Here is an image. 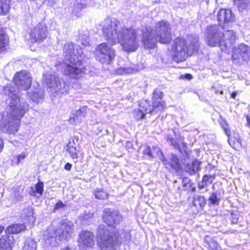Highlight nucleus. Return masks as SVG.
<instances>
[{
    "instance_id": "bb28decb",
    "label": "nucleus",
    "mask_w": 250,
    "mask_h": 250,
    "mask_svg": "<svg viewBox=\"0 0 250 250\" xmlns=\"http://www.w3.org/2000/svg\"><path fill=\"white\" fill-rule=\"evenodd\" d=\"M36 247L37 244L36 242L31 238H27L24 242L22 250H36Z\"/></svg>"
},
{
    "instance_id": "9d476101",
    "label": "nucleus",
    "mask_w": 250,
    "mask_h": 250,
    "mask_svg": "<svg viewBox=\"0 0 250 250\" xmlns=\"http://www.w3.org/2000/svg\"><path fill=\"white\" fill-rule=\"evenodd\" d=\"M232 62L236 64H241L250 59V47L241 43L233 49Z\"/></svg>"
},
{
    "instance_id": "e433bc0d",
    "label": "nucleus",
    "mask_w": 250,
    "mask_h": 250,
    "mask_svg": "<svg viewBox=\"0 0 250 250\" xmlns=\"http://www.w3.org/2000/svg\"><path fill=\"white\" fill-rule=\"evenodd\" d=\"M209 201L212 204H218L219 199L215 193H212L209 198Z\"/></svg>"
},
{
    "instance_id": "f704fd0d",
    "label": "nucleus",
    "mask_w": 250,
    "mask_h": 250,
    "mask_svg": "<svg viewBox=\"0 0 250 250\" xmlns=\"http://www.w3.org/2000/svg\"><path fill=\"white\" fill-rule=\"evenodd\" d=\"M238 9L240 11H242L248 6V0H237Z\"/></svg>"
},
{
    "instance_id": "37998d69",
    "label": "nucleus",
    "mask_w": 250,
    "mask_h": 250,
    "mask_svg": "<svg viewBox=\"0 0 250 250\" xmlns=\"http://www.w3.org/2000/svg\"><path fill=\"white\" fill-rule=\"evenodd\" d=\"M65 206L64 204L61 201H58L55 205L54 209L62 208Z\"/></svg>"
},
{
    "instance_id": "2eb2a0df",
    "label": "nucleus",
    "mask_w": 250,
    "mask_h": 250,
    "mask_svg": "<svg viewBox=\"0 0 250 250\" xmlns=\"http://www.w3.org/2000/svg\"><path fill=\"white\" fill-rule=\"evenodd\" d=\"M34 214L33 208L31 207L23 209L21 213L22 221L24 224L32 226L36 220Z\"/></svg>"
},
{
    "instance_id": "58836bf2",
    "label": "nucleus",
    "mask_w": 250,
    "mask_h": 250,
    "mask_svg": "<svg viewBox=\"0 0 250 250\" xmlns=\"http://www.w3.org/2000/svg\"><path fill=\"white\" fill-rule=\"evenodd\" d=\"M80 40L83 46H87L89 45V39L86 35H84L83 37H82Z\"/></svg>"
},
{
    "instance_id": "de8ad7c7",
    "label": "nucleus",
    "mask_w": 250,
    "mask_h": 250,
    "mask_svg": "<svg viewBox=\"0 0 250 250\" xmlns=\"http://www.w3.org/2000/svg\"><path fill=\"white\" fill-rule=\"evenodd\" d=\"M71 167H72V165L68 163L66 164V165H65V167H64L65 169L66 170H68V171H70V169H71Z\"/></svg>"
},
{
    "instance_id": "393cba45",
    "label": "nucleus",
    "mask_w": 250,
    "mask_h": 250,
    "mask_svg": "<svg viewBox=\"0 0 250 250\" xmlns=\"http://www.w3.org/2000/svg\"><path fill=\"white\" fill-rule=\"evenodd\" d=\"M206 201L203 196L196 195L193 197L192 204L197 208H202L206 205Z\"/></svg>"
},
{
    "instance_id": "aec40b11",
    "label": "nucleus",
    "mask_w": 250,
    "mask_h": 250,
    "mask_svg": "<svg viewBox=\"0 0 250 250\" xmlns=\"http://www.w3.org/2000/svg\"><path fill=\"white\" fill-rule=\"evenodd\" d=\"M139 108V111L142 113H146V114L152 111L156 113L159 111L158 109H155L153 107V105L151 106L149 104V102L146 100H142L140 102Z\"/></svg>"
},
{
    "instance_id": "f257e3e1",
    "label": "nucleus",
    "mask_w": 250,
    "mask_h": 250,
    "mask_svg": "<svg viewBox=\"0 0 250 250\" xmlns=\"http://www.w3.org/2000/svg\"><path fill=\"white\" fill-rule=\"evenodd\" d=\"M103 35L111 44L120 43L126 52H134L138 48L141 42L145 47L153 48L157 41L168 43L171 40L170 25L166 21L158 22L155 30L145 32L132 27L121 26L117 20L107 18L102 22Z\"/></svg>"
},
{
    "instance_id": "dca6fc26",
    "label": "nucleus",
    "mask_w": 250,
    "mask_h": 250,
    "mask_svg": "<svg viewBox=\"0 0 250 250\" xmlns=\"http://www.w3.org/2000/svg\"><path fill=\"white\" fill-rule=\"evenodd\" d=\"M163 93L160 89L156 88L153 93V104L155 109L161 111L164 109L165 106V102L162 100Z\"/></svg>"
},
{
    "instance_id": "39448f33",
    "label": "nucleus",
    "mask_w": 250,
    "mask_h": 250,
    "mask_svg": "<svg viewBox=\"0 0 250 250\" xmlns=\"http://www.w3.org/2000/svg\"><path fill=\"white\" fill-rule=\"evenodd\" d=\"M199 47V38L188 36L186 39L178 38L173 41L171 53L173 60L176 62L184 61L188 55L196 52Z\"/></svg>"
},
{
    "instance_id": "7c9ffc66",
    "label": "nucleus",
    "mask_w": 250,
    "mask_h": 250,
    "mask_svg": "<svg viewBox=\"0 0 250 250\" xmlns=\"http://www.w3.org/2000/svg\"><path fill=\"white\" fill-rule=\"evenodd\" d=\"M8 43V38L3 31L0 29V52L5 49V46Z\"/></svg>"
},
{
    "instance_id": "72a5a7b5",
    "label": "nucleus",
    "mask_w": 250,
    "mask_h": 250,
    "mask_svg": "<svg viewBox=\"0 0 250 250\" xmlns=\"http://www.w3.org/2000/svg\"><path fill=\"white\" fill-rule=\"evenodd\" d=\"M29 96L32 101L36 103L39 102L42 98V95L39 94L37 90L34 92L31 95H29Z\"/></svg>"
},
{
    "instance_id": "ddd939ff",
    "label": "nucleus",
    "mask_w": 250,
    "mask_h": 250,
    "mask_svg": "<svg viewBox=\"0 0 250 250\" xmlns=\"http://www.w3.org/2000/svg\"><path fill=\"white\" fill-rule=\"evenodd\" d=\"M47 34L46 25L43 22L39 23L31 30L30 40L32 42H42L47 37Z\"/></svg>"
},
{
    "instance_id": "a18cd8bd",
    "label": "nucleus",
    "mask_w": 250,
    "mask_h": 250,
    "mask_svg": "<svg viewBox=\"0 0 250 250\" xmlns=\"http://www.w3.org/2000/svg\"><path fill=\"white\" fill-rule=\"evenodd\" d=\"M168 140L170 141L171 145L172 146H173L175 148H178L179 145L174 139H172V138H168Z\"/></svg>"
},
{
    "instance_id": "c9c22d12",
    "label": "nucleus",
    "mask_w": 250,
    "mask_h": 250,
    "mask_svg": "<svg viewBox=\"0 0 250 250\" xmlns=\"http://www.w3.org/2000/svg\"><path fill=\"white\" fill-rule=\"evenodd\" d=\"M133 71V69L130 67H122L118 69L117 72L120 75H124L132 73Z\"/></svg>"
},
{
    "instance_id": "f8f14e48",
    "label": "nucleus",
    "mask_w": 250,
    "mask_h": 250,
    "mask_svg": "<svg viewBox=\"0 0 250 250\" xmlns=\"http://www.w3.org/2000/svg\"><path fill=\"white\" fill-rule=\"evenodd\" d=\"M13 82L19 90H26L31 85L32 78L27 71L24 70L15 74Z\"/></svg>"
},
{
    "instance_id": "c85d7f7f",
    "label": "nucleus",
    "mask_w": 250,
    "mask_h": 250,
    "mask_svg": "<svg viewBox=\"0 0 250 250\" xmlns=\"http://www.w3.org/2000/svg\"><path fill=\"white\" fill-rule=\"evenodd\" d=\"M182 185L184 190L188 191H193L195 187L190 179L188 177H185L182 180Z\"/></svg>"
},
{
    "instance_id": "6e6d98bb",
    "label": "nucleus",
    "mask_w": 250,
    "mask_h": 250,
    "mask_svg": "<svg viewBox=\"0 0 250 250\" xmlns=\"http://www.w3.org/2000/svg\"><path fill=\"white\" fill-rule=\"evenodd\" d=\"M63 250H70V249H69L68 248H66L64 249H63Z\"/></svg>"
},
{
    "instance_id": "ea45409f",
    "label": "nucleus",
    "mask_w": 250,
    "mask_h": 250,
    "mask_svg": "<svg viewBox=\"0 0 250 250\" xmlns=\"http://www.w3.org/2000/svg\"><path fill=\"white\" fill-rule=\"evenodd\" d=\"M87 108L85 106H83L81 107L79 110L76 111V116L80 115H83V113H84L86 112Z\"/></svg>"
},
{
    "instance_id": "c756f323",
    "label": "nucleus",
    "mask_w": 250,
    "mask_h": 250,
    "mask_svg": "<svg viewBox=\"0 0 250 250\" xmlns=\"http://www.w3.org/2000/svg\"><path fill=\"white\" fill-rule=\"evenodd\" d=\"M8 43V38L3 31L0 29V52L5 49V46Z\"/></svg>"
},
{
    "instance_id": "5701e85b",
    "label": "nucleus",
    "mask_w": 250,
    "mask_h": 250,
    "mask_svg": "<svg viewBox=\"0 0 250 250\" xmlns=\"http://www.w3.org/2000/svg\"><path fill=\"white\" fill-rule=\"evenodd\" d=\"M26 229V227L23 224H16L8 227L5 232L8 234H17Z\"/></svg>"
},
{
    "instance_id": "cd10ccee",
    "label": "nucleus",
    "mask_w": 250,
    "mask_h": 250,
    "mask_svg": "<svg viewBox=\"0 0 250 250\" xmlns=\"http://www.w3.org/2000/svg\"><path fill=\"white\" fill-rule=\"evenodd\" d=\"M221 125L225 132L226 134L228 136V142L230 146H231L233 148H235V143H231V139L230 137H229L231 132L230 130L229 129V126L228 124L226 123V122L224 120L221 123Z\"/></svg>"
},
{
    "instance_id": "a211bd4d",
    "label": "nucleus",
    "mask_w": 250,
    "mask_h": 250,
    "mask_svg": "<svg viewBox=\"0 0 250 250\" xmlns=\"http://www.w3.org/2000/svg\"><path fill=\"white\" fill-rule=\"evenodd\" d=\"M163 162L164 165L167 168H172L174 169L178 170L181 168V164L179 163L178 157L174 154H172L170 158V162H168L165 157L162 156L160 158Z\"/></svg>"
},
{
    "instance_id": "4468645a",
    "label": "nucleus",
    "mask_w": 250,
    "mask_h": 250,
    "mask_svg": "<svg viewBox=\"0 0 250 250\" xmlns=\"http://www.w3.org/2000/svg\"><path fill=\"white\" fill-rule=\"evenodd\" d=\"M64 53L65 54L66 61H70L71 58L76 59L79 56L77 51L80 52V50H83L81 48L78 47L74 44L71 42H67L64 45Z\"/></svg>"
},
{
    "instance_id": "4d7b16f0",
    "label": "nucleus",
    "mask_w": 250,
    "mask_h": 250,
    "mask_svg": "<svg viewBox=\"0 0 250 250\" xmlns=\"http://www.w3.org/2000/svg\"><path fill=\"white\" fill-rule=\"evenodd\" d=\"M236 222H237V221H235V220H233L232 221V223H236Z\"/></svg>"
},
{
    "instance_id": "2f4dec72",
    "label": "nucleus",
    "mask_w": 250,
    "mask_h": 250,
    "mask_svg": "<svg viewBox=\"0 0 250 250\" xmlns=\"http://www.w3.org/2000/svg\"><path fill=\"white\" fill-rule=\"evenodd\" d=\"M71 147L79 148L78 138L74 136L70 138L69 142L67 143V147Z\"/></svg>"
},
{
    "instance_id": "6ab92c4d",
    "label": "nucleus",
    "mask_w": 250,
    "mask_h": 250,
    "mask_svg": "<svg viewBox=\"0 0 250 250\" xmlns=\"http://www.w3.org/2000/svg\"><path fill=\"white\" fill-rule=\"evenodd\" d=\"M13 244V236L3 235L0 239V250H12Z\"/></svg>"
},
{
    "instance_id": "a19ab883",
    "label": "nucleus",
    "mask_w": 250,
    "mask_h": 250,
    "mask_svg": "<svg viewBox=\"0 0 250 250\" xmlns=\"http://www.w3.org/2000/svg\"><path fill=\"white\" fill-rule=\"evenodd\" d=\"M209 247L212 250H218L219 248L218 244L214 241H211L209 243Z\"/></svg>"
},
{
    "instance_id": "20e7f679",
    "label": "nucleus",
    "mask_w": 250,
    "mask_h": 250,
    "mask_svg": "<svg viewBox=\"0 0 250 250\" xmlns=\"http://www.w3.org/2000/svg\"><path fill=\"white\" fill-rule=\"evenodd\" d=\"M223 30V28L219 26L208 27L205 33V41L208 46H218L222 51H227L232 47L236 39L235 34L232 30Z\"/></svg>"
},
{
    "instance_id": "412c9836",
    "label": "nucleus",
    "mask_w": 250,
    "mask_h": 250,
    "mask_svg": "<svg viewBox=\"0 0 250 250\" xmlns=\"http://www.w3.org/2000/svg\"><path fill=\"white\" fill-rule=\"evenodd\" d=\"M143 154L147 155L149 158L154 157L155 154L160 157V158L162 156V152L158 147H153L152 149H150L149 146H145L143 149Z\"/></svg>"
},
{
    "instance_id": "603ef678",
    "label": "nucleus",
    "mask_w": 250,
    "mask_h": 250,
    "mask_svg": "<svg viewBox=\"0 0 250 250\" xmlns=\"http://www.w3.org/2000/svg\"><path fill=\"white\" fill-rule=\"evenodd\" d=\"M185 77L187 79H188V80H190L192 78V76L190 74H186Z\"/></svg>"
},
{
    "instance_id": "79ce46f5",
    "label": "nucleus",
    "mask_w": 250,
    "mask_h": 250,
    "mask_svg": "<svg viewBox=\"0 0 250 250\" xmlns=\"http://www.w3.org/2000/svg\"><path fill=\"white\" fill-rule=\"evenodd\" d=\"M210 177L207 176L205 175L202 179V182L203 183H205L206 185H208V184H210L211 183V181H210Z\"/></svg>"
},
{
    "instance_id": "49530a36",
    "label": "nucleus",
    "mask_w": 250,
    "mask_h": 250,
    "mask_svg": "<svg viewBox=\"0 0 250 250\" xmlns=\"http://www.w3.org/2000/svg\"><path fill=\"white\" fill-rule=\"evenodd\" d=\"M25 156H26L24 154V153H22V154L19 155L17 157V158H18L17 163L19 164L21 160L24 159L25 158Z\"/></svg>"
},
{
    "instance_id": "1a4fd4ad",
    "label": "nucleus",
    "mask_w": 250,
    "mask_h": 250,
    "mask_svg": "<svg viewBox=\"0 0 250 250\" xmlns=\"http://www.w3.org/2000/svg\"><path fill=\"white\" fill-rule=\"evenodd\" d=\"M44 80L51 91H54L57 94H66L68 92L69 86L65 82L55 75L45 74Z\"/></svg>"
},
{
    "instance_id": "8fccbe9b",
    "label": "nucleus",
    "mask_w": 250,
    "mask_h": 250,
    "mask_svg": "<svg viewBox=\"0 0 250 250\" xmlns=\"http://www.w3.org/2000/svg\"><path fill=\"white\" fill-rule=\"evenodd\" d=\"M237 95V93L236 92H233L231 94V97L232 99H234L236 98V97Z\"/></svg>"
},
{
    "instance_id": "bf43d9fd",
    "label": "nucleus",
    "mask_w": 250,
    "mask_h": 250,
    "mask_svg": "<svg viewBox=\"0 0 250 250\" xmlns=\"http://www.w3.org/2000/svg\"><path fill=\"white\" fill-rule=\"evenodd\" d=\"M72 120V119H70V121L71 122Z\"/></svg>"
},
{
    "instance_id": "7ed1b4c3",
    "label": "nucleus",
    "mask_w": 250,
    "mask_h": 250,
    "mask_svg": "<svg viewBox=\"0 0 250 250\" xmlns=\"http://www.w3.org/2000/svg\"><path fill=\"white\" fill-rule=\"evenodd\" d=\"M102 219L108 226L101 224L97 229V245L102 250H114L119 238L116 226L122 220V216L117 210L106 208L103 210Z\"/></svg>"
},
{
    "instance_id": "423d86ee",
    "label": "nucleus",
    "mask_w": 250,
    "mask_h": 250,
    "mask_svg": "<svg viewBox=\"0 0 250 250\" xmlns=\"http://www.w3.org/2000/svg\"><path fill=\"white\" fill-rule=\"evenodd\" d=\"M77 52L79 56L77 57V60L71 58L70 61H68L70 64L62 63L59 62L55 65L57 69H61V71L64 75L74 80L81 79L84 74V66L82 63L83 58V51L80 50V52L77 51Z\"/></svg>"
},
{
    "instance_id": "f03ea898",
    "label": "nucleus",
    "mask_w": 250,
    "mask_h": 250,
    "mask_svg": "<svg viewBox=\"0 0 250 250\" xmlns=\"http://www.w3.org/2000/svg\"><path fill=\"white\" fill-rule=\"evenodd\" d=\"M3 91L8 98L4 111L0 113V128L4 133L14 134L18 132L21 119L28 110L29 105L20 100L19 92L11 84H7Z\"/></svg>"
},
{
    "instance_id": "9b49d317",
    "label": "nucleus",
    "mask_w": 250,
    "mask_h": 250,
    "mask_svg": "<svg viewBox=\"0 0 250 250\" xmlns=\"http://www.w3.org/2000/svg\"><path fill=\"white\" fill-rule=\"evenodd\" d=\"M95 244L94 233L90 230H83L79 235L78 246L80 250H88L92 249Z\"/></svg>"
},
{
    "instance_id": "09e8293b",
    "label": "nucleus",
    "mask_w": 250,
    "mask_h": 250,
    "mask_svg": "<svg viewBox=\"0 0 250 250\" xmlns=\"http://www.w3.org/2000/svg\"><path fill=\"white\" fill-rule=\"evenodd\" d=\"M207 185H206L205 183H203L202 181L199 185V188H200V189L204 188L205 187H207Z\"/></svg>"
},
{
    "instance_id": "f3484780",
    "label": "nucleus",
    "mask_w": 250,
    "mask_h": 250,
    "mask_svg": "<svg viewBox=\"0 0 250 250\" xmlns=\"http://www.w3.org/2000/svg\"><path fill=\"white\" fill-rule=\"evenodd\" d=\"M234 19V17L229 9H222L217 15V20L220 23H229L233 21Z\"/></svg>"
},
{
    "instance_id": "c03bdc74",
    "label": "nucleus",
    "mask_w": 250,
    "mask_h": 250,
    "mask_svg": "<svg viewBox=\"0 0 250 250\" xmlns=\"http://www.w3.org/2000/svg\"><path fill=\"white\" fill-rule=\"evenodd\" d=\"M146 114V113H142V112H141L139 110L138 112H137V115H136V118L137 120L142 119H143L145 115Z\"/></svg>"
},
{
    "instance_id": "5fc2aeb1",
    "label": "nucleus",
    "mask_w": 250,
    "mask_h": 250,
    "mask_svg": "<svg viewBox=\"0 0 250 250\" xmlns=\"http://www.w3.org/2000/svg\"><path fill=\"white\" fill-rule=\"evenodd\" d=\"M4 230V227L2 226H0V234L2 233L3 230Z\"/></svg>"
},
{
    "instance_id": "4c0bfd02",
    "label": "nucleus",
    "mask_w": 250,
    "mask_h": 250,
    "mask_svg": "<svg viewBox=\"0 0 250 250\" xmlns=\"http://www.w3.org/2000/svg\"><path fill=\"white\" fill-rule=\"evenodd\" d=\"M201 162L198 160H195L193 161L191 166L192 170L195 172L200 168Z\"/></svg>"
},
{
    "instance_id": "6e6552de",
    "label": "nucleus",
    "mask_w": 250,
    "mask_h": 250,
    "mask_svg": "<svg viewBox=\"0 0 250 250\" xmlns=\"http://www.w3.org/2000/svg\"><path fill=\"white\" fill-rule=\"evenodd\" d=\"M96 55L97 59L104 64H109L115 56L114 49L105 42L99 44L96 48Z\"/></svg>"
},
{
    "instance_id": "864d4df0",
    "label": "nucleus",
    "mask_w": 250,
    "mask_h": 250,
    "mask_svg": "<svg viewBox=\"0 0 250 250\" xmlns=\"http://www.w3.org/2000/svg\"><path fill=\"white\" fill-rule=\"evenodd\" d=\"M247 125L248 126L250 127V119L248 116L247 117Z\"/></svg>"
},
{
    "instance_id": "473e14b6",
    "label": "nucleus",
    "mask_w": 250,
    "mask_h": 250,
    "mask_svg": "<svg viewBox=\"0 0 250 250\" xmlns=\"http://www.w3.org/2000/svg\"><path fill=\"white\" fill-rule=\"evenodd\" d=\"M66 150L72 159H77L78 158V153L79 151V148L73 147H67Z\"/></svg>"
},
{
    "instance_id": "4be33fe9",
    "label": "nucleus",
    "mask_w": 250,
    "mask_h": 250,
    "mask_svg": "<svg viewBox=\"0 0 250 250\" xmlns=\"http://www.w3.org/2000/svg\"><path fill=\"white\" fill-rule=\"evenodd\" d=\"M43 191V184L42 182H39L34 187H31L29 191L30 195L37 198L41 197Z\"/></svg>"
},
{
    "instance_id": "b1692460",
    "label": "nucleus",
    "mask_w": 250,
    "mask_h": 250,
    "mask_svg": "<svg viewBox=\"0 0 250 250\" xmlns=\"http://www.w3.org/2000/svg\"><path fill=\"white\" fill-rule=\"evenodd\" d=\"M93 194L94 195L95 197L99 200H106L107 199L109 196L106 190L100 188H96L93 191Z\"/></svg>"
},
{
    "instance_id": "3c124183",
    "label": "nucleus",
    "mask_w": 250,
    "mask_h": 250,
    "mask_svg": "<svg viewBox=\"0 0 250 250\" xmlns=\"http://www.w3.org/2000/svg\"><path fill=\"white\" fill-rule=\"evenodd\" d=\"M48 2L49 3V5L50 6H53V4L55 3V1L54 0H47Z\"/></svg>"
},
{
    "instance_id": "13d9d810",
    "label": "nucleus",
    "mask_w": 250,
    "mask_h": 250,
    "mask_svg": "<svg viewBox=\"0 0 250 250\" xmlns=\"http://www.w3.org/2000/svg\"><path fill=\"white\" fill-rule=\"evenodd\" d=\"M174 134H175V137L177 138V136H176V134H175V133L174 132Z\"/></svg>"
},
{
    "instance_id": "a878e982",
    "label": "nucleus",
    "mask_w": 250,
    "mask_h": 250,
    "mask_svg": "<svg viewBox=\"0 0 250 250\" xmlns=\"http://www.w3.org/2000/svg\"><path fill=\"white\" fill-rule=\"evenodd\" d=\"M10 0H0V14L5 15L10 8Z\"/></svg>"
},
{
    "instance_id": "0eeeda50",
    "label": "nucleus",
    "mask_w": 250,
    "mask_h": 250,
    "mask_svg": "<svg viewBox=\"0 0 250 250\" xmlns=\"http://www.w3.org/2000/svg\"><path fill=\"white\" fill-rule=\"evenodd\" d=\"M73 229V225L71 222L62 221L59 229H55L53 227H50L47 229V234H44V239L48 241L50 245H53V241H56L57 239L60 241L66 240L71 237Z\"/></svg>"
}]
</instances>
